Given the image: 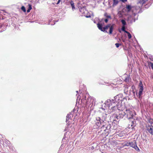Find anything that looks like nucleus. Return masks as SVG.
Segmentation results:
<instances>
[{
	"label": "nucleus",
	"instance_id": "1",
	"mask_svg": "<svg viewBox=\"0 0 153 153\" xmlns=\"http://www.w3.org/2000/svg\"><path fill=\"white\" fill-rule=\"evenodd\" d=\"M105 105H107L110 111L109 112H113L117 110H120L121 109L119 107L118 104L113 102V100H108L105 102Z\"/></svg>",
	"mask_w": 153,
	"mask_h": 153
},
{
	"label": "nucleus",
	"instance_id": "2",
	"mask_svg": "<svg viewBox=\"0 0 153 153\" xmlns=\"http://www.w3.org/2000/svg\"><path fill=\"white\" fill-rule=\"evenodd\" d=\"M103 24L102 23H98L97 24V26L99 29L101 31L103 32L105 31L106 32H108L106 30H107L108 28H109V33L110 34H111L114 29V27L113 25H111L110 24H108L105 26V27H102Z\"/></svg>",
	"mask_w": 153,
	"mask_h": 153
},
{
	"label": "nucleus",
	"instance_id": "3",
	"mask_svg": "<svg viewBox=\"0 0 153 153\" xmlns=\"http://www.w3.org/2000/svg\"><path fill=\"white\" fill-rule=\"evenodd\" d=\"M86 106L91 107L93 105L95 104V101L93 97H88L86 101Z\"/></svg>",
	"mask_w": 153,
	"mask_h": 153
},
{
	"label": "nucleus",
	"instance_id": "4",
	"mask_svg": "<svg viewBox=\"0 0 153 153\" xmlns=\"http://www.w3.org/2000/svg\"><path fill=\"white\" fill-rule=\"evenodd\" d=\"M125 113L127 118L128 120L133 119V117L135 114L134 111L130 109H126Z\"/></svg>",
	"mask_w": 153,
	"mask_h": 153
},
{
	"label": "nucleus",
	"instance_id": "5",
	"mask_svg": "<svg viewBox=\"0 0 153 153\" xmlns=\"http://www.w3.org/2000/svg\"><path fill=\"white\" fill-rule=\"evenodd\" d=\"M139 91L138 94H137V92L136 93V94L139 98L140 99L141 98V96L143 94V85L142 81H140L139 85Z\"/></svg>",
	"mask_w": 153,
	"mask_h": 153
},
{
	"label": "nucleus",
	"instance_id": "6",
	"mask_svg": "<svg viewBox=\"0 0 153 153\" xmlns=\"http://www.w3.org/2000/svg\"><path fill=\"white\" fill-rule=\"evenodd\" d=\"M130 120L128 124V128H131L132 130H134V127L136 126V121L134 119H131Z\"/></svg>",
	"mask_w": 153,
	"mask_h": 153
},
{
	"label": "nucleus",
	"instance_id": "7",
	"mask_svg": "<svg viewBox=\"0 0 153 153\" xmlns=\"http://www.w3.org/2000/svg\"><path fill=\"white\" fill-rule=\"evenodd\" d=\"M129 146L132 147L137 151H139L140 150L139 148L137 146L136 141L135 140L131 141H129Z\"/></svg>",
	"mask_w": 153,
	"mask_h": 153
},
{
	"label": "nucleus",
	"instance_id": "8",
	"mask_svg": "<svg viewBox=\"0 0 153 153\" xmlns=\"http://www.w3.org/2000/svg\"><path fill=\"white\" fill-rule=\"evenodd\" d=\"M125 112L121 110L119 112V114L116 115L115 117V118H114V120L117 121L116 119L118 120L120 118H123L124 116L126 115Z\"/></svg>",
	"mask_w": 153,
	"mask_h": 153
},
{
	"label": "nucleus",
	"instance_id": "9",
	"mask_svg": "<svg viewBox=\"0 0 153 153\" xmlns=\"http://www.w3.org/2000/svg\"><path fill=\"white\" fill-rule=\"evenodd\" d=\"M107 117V114L105 113H102L99 117H97V119L98 120H101V121L104 123Z\"/></svg>",
	"mask_w": 153,
	"mask_h": 153
},
{
	"label": "nucleus",
	"instance_id": "10",
	"mask_svg": "<svg viewBox=\"0 0 153 153\" xmlns=\"http://www.w3.org/2000/svg\"><path fill=\"white\" fill-rule=\"evenodd\" d=\"M135 88V87L133 85L131 88V89L130 90L129 92V94L132 95L134 97H135V93L134 91V89Z\"/></svg>",
	"mask_w": 153,
	"mask_h": 153
},
{
	"label": "nucleus",
	"instance_id": "11",
	"mask_svg": "<svg viewBox=\"0 0 153 153\" xmlns=\"http://www.w3.org/2000/svg\"><path fill=\"white\" fill-rule=\"evenodd\" d=\"M103 123V122L101 121V120H98L97 119V117L96 118V121H95V124L98 127L100 126L101 124Z\"/></svg>",
	"mask_w": 153,
	"mask_h": 153
},
{
	"label": "nucleus",
	"instance_id": "12",
	"mask_svg": "<svg viewBox=\"0 0 153 153\" xmlns=\"http://www.w3.org/2000/svg\"><path fill=\"white\" fill-rule=\"evenodd\" d=\"M114 99H112L111 100H113V102H114L118 104L120 103V100L119 99L118 97H117V95L115 96L114 98Z\"/></svg>",
	"mask_w": 153,
	"mask_h": 153
},
{
	"label": "nucleus",
	"instance_id": "13",
	"mask_svg": "<svg viewBox=\"0 0 153 153\" xmlns=\"http://www.w3.org/2000/svg\"><path fill=\"white\" fill-rule=\"evenodd\" d=\"M71 112L69 113L66 116V122L68 124L70 121L69 120L70 119H71Z\"/></svg>",
	"mask_w": 153,
	"mask_h": 153
},
{
	"label": "nucleus",
	"instance_id": "14",
	"mask_svg": "<svg viewBox=\"0 0 153 153\" xmlns=\"http://www.w3.org/2000/svg\"><path fill=\"white\" fill-rule=\"evenodd\" d=\"M148 0H140L138 3L143 5L145 4L146 2Z\"/></svg>",
	"mask_w": 153,
	"mask_h": 153
},
{
	"label": "nucleus",
	"instance_id": "15",
	"mask_svg": "<svg viewBox=\"0 0 153 153\" xmlns=\"http://www.w3.org/2000/svg\"><path fill=\"white\" fill-rule=\"evenodd\" d=\"M126 8L128 12H129L130 11L131 9V7L130 5H126Z\"/></svg>",
	"mask_w": 153,
	"mask_h": 153
},
{
	"label": "nucleus",
	"instance_id": "16",
	"mask_svg": "<svg viewBox=\"0 0 153 153\" xmlns=\"http://www.w3.org/2000/svg\"><path fill=\"white\" fill-rule=\"evenodd\" d=\"M113 4V6H114L116 5L118 3V0H112Z\"/></svg>",
	"mask_w": 153,
	"mask_h": 153
},
{
	"label": "nucleus",
	"instance_id": "17",
	"mask_svg": "<svg viewBox=\"0 0 153 153\" xmlns=\"http://www.w3.org/2000/svg\"><path fill=\"white\" fill-rule=\"evenodd\" d=\"M70 3L72 7V9L73 10L74 9H75L74 3L73 1H70Z\"/></svg>",
	"mask_w": 153,
	"mask_h": 153
},
{
	"label": "nucleus",
	"instance_id": "18",
	"mask_svg": "<svg viewBox=\"0 0 153 153\" xmlns=\"http://www.w3.org/2000/svg\"><path fill=\"white\" fill-rule=\"evenodd\" d=\"M123 144L124 146H129V141H125Z\"/></svg>",
	"mask_w": 153,
	"mask_h": 153
},
{
	"label": "nucleus",
	"instance_id": "19",
	"mask_svg": "<svg viewBox=\"0 0 153 153\" xmlns=\"http://www.w3.org/2000/svg\"><path fill=\"white\" fill-rule=\"evenodd\" d=\"M28 6V8L27 10V13H29L30 12V10H31L32 8L31 5L30 4H29Z\"/></svg>",
	"mask_w": 153,
	"mask_h": 153
},
{
	"label": "nucleus",
	"instance_id": "20",
	"mask_svg": "<svg viewBox=\"0 0 153 153\" xmlns=\"http://www.w3.org/2000/svg\"><path fill=\"white\" fill-rule=\"evenodd\" d=\"M117 97H118L119 99H120V101H121L123 99L122 98V94H119L117 95Z\"/></svg>",
	"mask_w": 153,
	"mask_h": 153
},
{
	"label": "nucleus",
	"instance_id": "21",
	"mask_svg": "<svg viewBox=\"0 0 153 153\" xmlns=\"http://www.w3.org/2000/svg\"><path fill=\"white\" fill-rule=\"evenodd\" d=\"M121 22L122 25H123V26H125L126 25V22L125 20L122 19L121 20Z\"/></svg>",
	"mask_w": 153,
	"mask_h": 153
},
{
	"label": "nucleus",
	"instance_id": "22",
	"mask_svg": "<svg viewBox=\"0 0 153 153\" xmlns=\"http://www.w3.org/2000/svg\"><path fill=\"white\" fill-rule=\"evenodd\" d=\"M85 9V7H81L80 9H79V11L81 13H83L84 12L83 10L84 9Z\"/></svg>",
	"mask_w": 153,
	"mask_h": 153
},
{
	"label": "nucleus",
	"instance_id": "23",
	"mask_svg": "<svg viewBox=\"0 0 153 153\" xmlns=\"http://www.w3.org/2000/svg\"><path fill=\"white\" fill-rule=\"evenodd\" d=\"M129 80H130V77L128 76L126 77L125 79V81L126 82H129Z\"/></svg>",
	"mask_w": 153,
	"mask_h": 153
},
{
	"label": "nucleus",
	"instance_id": "24",
	"mask_svg": "<svg viewBox=\"0 0 153 153\" xmlns=\"http://www.w3.org/2000/svg\"><path fill=\"white\" fill-rule=\"evenodd\" d=\"M111 128V125H108L106 127V129L104 130L105 131H106V130H108Z\"/></svg>",
	"mask_w": 153,
	"mask_h": 153
},
{
	"label": "nucleus",
	"instance_id": "25",
	"mask_svg": "<svg viewBox=\"0 0 153 153\" xmlns=\"http://www.w3.org/2000/svg\"><path fill=\"white\" fill-rule=\"evenodd\" d=\"M126 33L128 34V36L129 39H130L131 37V36L130 33L128 31L126 32Z\"/></svg>",
	"mask_w": 153,
	"mask_h": 153
},
{
	"label": "nucleus",
	"instance_id": "26",
	"mask_svg": "<svg viewBox=\"0 0 153 153\" xmlns=\"http://www.w3.org/2000/svg\"><path fill=\"white\" fill-rule=\"evenodd\" d=\"M21 9L23 11H24V12H26V10L24 6H22L21 8Z\"/></svg>",
	"mask_w": 153,
	"mask_h": 153
},
{
	"label": "nucleus",
	"instance_id": "27",
	"mask_svg": "<svg viewBox=\"0 0 153 153\" xmlns=\"http://www.w3.org/2000/svg\"><path fill=\"white\" fill-rule=\"evenodd\" d=\"M125 26H123L121 28V29L122 31H124L125 33H126V32H127V31L125 30Z\"/></svg>",
	"mask_w": 153,
	"mask_h": 153
},
{
	"label": "nucleus",
	"instance_id": "28",
	"mask_svg": "<svg viewBox=\"0 0 153 153\" xmlns=\"http://www.w3.org/2000/svg\"><path fill=\"white\" fill-rule=\"evenodd\" d=\"M104 16L107 18L111 19V16L110 15H108L106 13H105Z\"/></svg>",
	"mask_w": 153,
	"mask_h": 153
},
{
	"label": "nucleus",
	"instance_id": "29",
	"mask_svg": "<svg viewBox=\"0 0 153 153\" xmlns=\"http://www.w3.org/2000/svg\"><path fill=\"white\" fill-rule=\"evenodd\" d=\"M124 92L125 94H128V90L127 88H125L124 90Z\"/></svg>",
	"mask_w": 153,
	"mask_h": 153
},
{
	"label": "nucleus",
	"instance_id": "30",
	"mask_svg": "<svg viewBox=\"0 0 153 153\" xmlns=\"http://www.w3.org/2000/svg\"><path fill=\"white\" fill-rule=\"evenodd\" d=\"M115 45L116 46L117 48H118L119 47L120 44L118 43H116L115 44Z\"/></svg>",
	"mask_w": 153,
	"mask_h": 153
},
{
	"label": "nucleus",
	"instance_id": "31",
	"mask_svg": "<svg viewBox=\"0 0 153 153\" xmlns=\"http://www.w3.org/2000/svg\"><path fill=\"white\" fill-rule=\"evenodd\" d=\"M150 66L152 67V69L153 70V63H151L150 64Z\"/></svg>",
	"mask_w": 153,
	"mask_h": 153
},
{
	"label": "nucleus",
	"instance_id": "32",
	"mask_svg": "<svg viewBox=\"0 0 153 153\" xmlns=\"http://www.w3.org/2000/svg\"><path fill=\"white\" fill-rule=\"evenodd\" d=\"M108 19H105V21L106 23H107L108 22Z\"/></svg>",
	"mask_w": 153,
	"mask_h": 153
},
{
	"label": "nucleus",
	"instance_id": "33",
	"mask_svg": "<svg viewBox=\"0 0 153 153\" xmlns=\"http://www.w3.org/2000/svg\"><path fill=\"white\" fill-rule=\"evenodd\" d=\"M60 1H61L60 0H58L57 2L56 3V4H59V3H60Z\"/></svg>",
	"mask_w": 153,
	"mask_h": 153
},
{
	"label": "nucleus",
	"instance_id": "34",
	"mask_svg": "<svg viewBox=\"0 0 153 153\" xmlns=\"http://www.w3.org/2000/svg\"><path fill=\"white\" fill-rule=\"evenodd\" d=\"M120 0L122 1L123 2L126 1H127V0Z\"/></svg>",
	"mask_w": 153,
	"mask_h": 153
},
{
	"label": "nucleus",
	"instance_id": "35",
	"mask_svg": "<svg viewBox=\"0 0 153 153\" xmlns=\"http://www.w3.org/2000/svg\"><path fill=\"white\" fill-rule=\"evenodd\" d=\"M122 41L123 42H125V40L123 38H122Z\"/></svg>",
	"mask_w": 153,
	"mask_h": 153
},
{
	"label": "nucleus",
	"instance_id": "36",
	"mask_svg": "<svg viewBox=\"0 0 153 153\" xmlns=\"http://www.w3.org/2000/svg\"><path fill=\"white\" fill-rule=\"evenodd\" d=\"M86 17L87 18H90V17H91V16H86Z\"/></svg>",
	"mask_w": 153,
	"mask_h": 153
},
{
	"label": "nucleus",
	"instance_id": "37",
	"mask_svg": "<svg viewBox=\"0 0 153 153\" xmlns=\"http://www.w3.org/2000/svg\"><path fill=\"white\" fill-rule=\"evenodd\" d=\"M85 98H86V97H85V96L84 97H83V99H85V100H86Z\"/></svg>",
	"mask_w": 153,
	"mask_h": 153
},
{
	"label": "nucleus",
	"instance_id": "38",
	"mask_svg": "<svg viewBox=\"0 0 153 153\" xmlns=\"http://www.w3.org/2000/svg\"><path fill=\"white\" fill-rule=\"evenodd\" d=\"M104 127V126H102V127H101V128H103Z\"/></svg>",
	"mask_w": 153,
	"mask_h": 153
},
{
	"label": "nucleus",
	"instance_id": "39",
	"mask_svg": "<svg viewBox=\"0 0 153 153\" xmlns=\"http://www.w3.org/2000/svg\"><path fill=\"white\" fill-rule=\"evenodd\" d=\"M106 132H107V133H109V130H108V131H106Z\"/></svg>",
	"mask_w": 153,
	"mask_h": 153
},
{
	"label": "nucleus",
	"instance_id": "40",
	"mask_svg": "<svg viewBox=\"0 0 153 153\" xmlns=\"http://www.w3.org/2000/svg\"><path fill=\"white\" fill-rule=\"evenodd\" d=\"M76 92L77 93H78V91H76Z\"/></svg>",
	"mask_w": 153,
	"mask_h": 153
},
{
	"label": "nucleus",
	"instance_id": "41",
	"mask_svg": "<svg viewBox=\"0 0 153 153\" xmlns=\"http://www.w3.org/2000/svg\"><path fill=\"white\" fill-rule=\"evenodd\" d=\"M3 11L4 12H5L4 10H3Z\"/></svg>",
	"mask_w": 153,
	"mask_h": 153
}]
</instances>
